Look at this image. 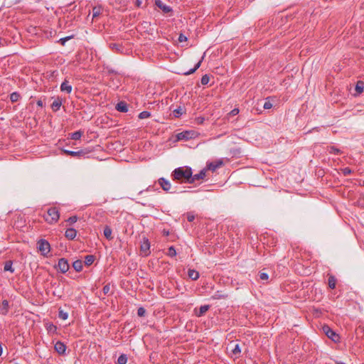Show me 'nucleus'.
I'll list each match as a JSON object with an SVG mask.
<instances>
[{
    "label": "nucleus",
    "mask_w": 364,
    "mask_h": 364,
    "mask_svg": "<svg viewBox=\"0 0 364 364\" xmlns=\"http://www.w3.org/2000/svg\"><path fill=\"white\" fill-rule=\"evenodd\" d=\"M191 175L192 169L188 166L176 168L171 173L172 179L181 183L186 182L191 183Z\"/></svg>",
    "instance_id": "obj_1"
},
{
    "label": "nucleus",
    "mask_w": 364,
    "mask_h": 364,
    "mask_svg": "<svg viewBox=\"0 0 364 364\" xmlns=\"http://www.w3.org/2000/svg\"><path fill=\"white\" fill-rule=\"evenodd\" d=\"M60 218V213L57 208L51 207L47 211V215L44 216L45 220L49 224L56 223Z\"/></svg>",
    "instance_id": "obj_2"
},
{
    "label": "nucleus",
    "mask_w": 364,
    "mask_h": 364,
    "mask_svg": "<svg viewBox=\"0 0 364 364\" xmlns=\"http://www.w3.org/2000/svg\"><path fill=\"white\" fill-rule=\"evenodd\" d=\"M38 248L42 255L47 256V255L50 252V245L47 240L41 239L38 242Z\"/></svg>",
    "instance_id": "obj_3"
},
{
    "label": "nucleus",
    "mask_w": 364,
    "mask_h": 364,
    "mask_svg": "<svg viewBox=\"0 0 364 364\" xmlns=\"http://www.w3.org/2000/svg\"><path fill=\"white\" fill-rule=\"evenodd\" d=\"M323 331L328 338L331 339L334 342H339L340 336L333 330H332L328 326L325 325L323 326Z\"/></svg>",
    "instance_id": "obj_4"
},
{
    "label": "nucleus",
    "mask_w": 364,
    "mask_h": 364,
    "mask_svg": "<svg viewBox=\"0 0 364 364\" xmlns=\"http://www.w3.org/2000/svg\"><path fill=\"white\" fill-rule=\"evenodd\" d=\"M196 136V132L191 130V131H185V132H180L176 135V137H177V139L179 141L180 140L186 141V140L195 138Z\"/></svg>",
    "instance_id": "obj_5"
},
{
    "label": "nucleus",
    "mask_w": 364,
    "mask_h": 364,
    "mask_svg": "<svg viewBox=\"0 0 364 364\" xmlns=\"http://www.w3.org/2000/svg\"><path fill=\"white\" fill-rule=\"evenodd\" d=\"M150 242L146 237H144L140 246V251L144 256H148L150 254Z\"/></svg>",
    "instance_id": "obj_6"
},
{
    "label": "nucleus",
    "mask_w": 364,
    "mask_h": 364,
    "mask_svg": "<svg viewBox=\"0 0 364 364\" xmlns=\"http://www.w3.org/2000/svg\"><path fill=\"white\" fill-rule=\"evenodd\" d=\"M56 268L61 273L64 274L67 272L69 269V264L68 260L65 258H60L58 260Z\"/></svg>",
    "instance_id": "obj_7"
},
{
    "label": "nucleus",
    "mask_w": 364,
    "mask_h": 364,
    "mask_svg": "<svg viewBox=\"0 0 364 364\" xmlns=\"http://www.w3.org/2000/svg\"><path fill=\"white\" fill-rule=\"evenodd\" d=\"M159 184L161 187V188L166 191L168 192L171 188V184L169 181L166 180L165 178H160L158 180Z\"/></svg>",
    "instance_id": "obj_8"
},
{
    "label": "nucleus",
    "mask_w": 364,
    "mask_h": 364,
    "mask_svg": "<svg viewBox=\"0 0 364 364\" xmlns=\"http://www.w3.org/2000/svg\"><path fill=\"white\" fill-rule=\"evenodd\" d=\"M55 350L60 355H64L66 350V346L61 341H57L54 346Z\"/></svg>",
    "instance_id": "obj_9"
},
{
    "label": "nucleus",
    "mask_w": 364,
    "mask_h": 364,
    "mask_svg": "<svg viewBox=\"0 0 364 364\" xmlns=\"http://www.w3.org/2000/svg\"><path fill=\"white\" fill-rule=\"evenodd\" d=\"M155 5L161 9L165 14L169 13L172 11L169 6L166 5L161 0H155Z\"/></svg>",
    "instance_id": "obj_10"
},
{
    "label": "nucleus",
    "mask_w": 364,
    "mask_h": 364,
    "mask_svg": "<svg viewBox=\"0 0 364 364\" xmlns=\"http://www.w3.org/2000/svg\"><path fill=\"white\" fill-rule=\"evenodd\" d=\"M206 171L205 169L201 170L198 173L191 175V183H195L196 181L202 180L205 176Z\"/></svg>",
    "instance_id": "obj_11"
},
{
    "label": "nucleus",
    "mask_w": 364,
    "mask_h": 364,
    "mask_svg": "<svg viewBox=\"0 0 364 364\" xmlns=\"http://www.w3.org/2000/svg\"><path fill=\"white\" fill-rule=\"evenodd\" d=\"M63 152L66 154L67 155L71 156L73 157H80L82 156H85L86 154H87V151H85L84 150H80L77 151H69V150H63Z\"/></svg>",
    "instance_id": "obj_12"
},
{
    "label": "nucleus",
    "mask_w": 364,
    "mask_h": 364,
    "mask_svg": "<svg viewBox=\"0 0 364 364\" xmlns=\"http://www.w3.org/2000/svg\"><path fill=\"white\" fill-rule=\"evenodd\" d=\"M9 311V304L7 300H3L0 304V314L6 315Z\"/></svg>",
    "instance_id": "obj_13"
},
{
    "label": "nucleus",
    "mask_w": 364,
    "mask_h": 364,
    "mask_svg": "<svg viewBox=\"0 0 364 364\" xmlns=\"http://www.w3.org/2000/svg\"><path fill=\"white\" fill-rule=\"evenodd\" d=\"M72 90H73V87L72 85L70 84V82L67 80H65L60 85V90L62 92H65L67 93H70L72 92Z\"/></svg>",
    "instance_id": "obj_14"
},
{
    "label": "nucleus",
    "mask_w": 364,
    "mask_h": 364,
    "mask_svg": "<svg viewBox=\"0 0 364 364\" xmlns=\"http://www.w3.org/2000/svg\"><path fill=\"white\" fill-rule=\"evenodd\" d=\"M223 165V161L221 160L211 162L207 165V168L208 170L212 171H215L217 168H220Z\"/></svg>",
    "instance_id": "obj_15"
},
{
    "label": "nucleus",
    "mask_w": 364,
    "mask_h": 364,
    "mask_svg": "<svg viewBox=\"0 0 364 364\" xmlns=\"http://www.w3.org/2000/svg\"><path fill=\"white\" fill-rule=\"evenodd\" d=\"M77 235V231L74 228H68L65 232V237L68 240H73Z\"/></svg>",
    "instance_id": "obj_16"
},
{
    "label": "nucleus",
    "mask_w": 364,
    "mask_h": 364,
    "mask_svg": "<svg viewBox=\"0 0 364 364\" xmlns=\"http://www.w3.org/2000/svg\"><path fill=\"white\" fill-rule=\"evenodd\" d=\"M116 109L120 112H128V107H127V104L124 102V101H121L119 102H118L116 105Z\"/></svg>",
    "instance_id": "obj_17"
},
{
    "label": "nucleus",
    "mask_w": 364,
    "mask_h": 364,
    "mask_svg": "<svg viewBox=\"0 0 364 364\" xmlns=\"http://www.w3.org/2000/svg\"><path fill=\"white\" fill-rule=\"evenodd\" d=\"M337 279L335 276L332 274H328V287L331 289H334L336 288Z\"/></svg>",
    "instance_id": "obj_18"
},
{
    "label": "nucleus",
    "mask_w": 364,
    "mask_h": 364,
    "mask_svg": "<svg viewBox=\"0 0 364 364\" xmlns=\"http://www.w3.org/2000/svg\"><path fill=\"white\" fill-rule=\"evenodd\" d=\"M103 233H104L105 237L107 240H111L113 239L112 230V229L110 228L109 226L107 225V226L105 227Z\"/></svg>",
    "instance_id": "obj_19"
},
{
    "label": "nucleus",
    "mask_w": 364,
    "mask_h": 364,
    "mask_svg": "<svg viewBox=\"0 0 364 364\" xmlns=\"http://www.w3.org/2000/svg\"><path fill=\"white\" fill-rule=\"evenodd\" d=\"M231 352L232 355L235 356V358H239L241 353V348L240 345L238 343L235 344Z\"/></svg>",
    "instance_id": "obj_20"
},
{
    "label": "nucleus",
    "mask_w": 364,
    "mask_h": 364,
    "mask_svg": "<svg viewBox=\"0 0 364 364\" xmlns=\"http://www.w3.org/2000/svg\"><path fill=\"white\" fill-rule=\"evenodd\" d=\"M62 105V100L59 98L55 100L51 104V108L53 111H58Z\"/></svg>",
    "instance_id": "obj_21"
},
{
    "label": "nucleus",
    "mask_w": 364,
    "mask_h": 364,
    "mask_svg": "<svg viewBox=\"0 0 364 364\" xmlns=\"http://www.w3.org/2000/svg\"><path fill=\"white\" fill-rule=\"evenodd\" d=\"M82 267H83L82 266V262L81 260H80V259L75 260L73 263V267L77 272H80L82 271Z\"/></svg>",
    "instance_id": "obj_22"
},
{
    "label": "nucleus",
    "mask_w": 364,
    "mask_h": 364,
    "mask_svg": "<svg viewBox=\"0 0 364 364\" xmlns=\"http://www.w3.org/2000/svg\"><path fill=\"white\" fill-rule=\"evenodd\" d=\"M188 275L189 278H191L192 280H197L199 278V273L198 272L194 270V269H189L188 272Z\"/></svg>",
    "instance_id": "obj_23"
},
{
    "label": "nucleus",
    "mask_w": 364,
    "mask_h": 364,
    "mask_svg": "<svg viewBox=\"0 0 364 364\" xmlns=\"http://www.w3.org/2000/svg\"><path fill=\"white\" fill-rule=\"evenodd\" d=\"M203 59V56L202 57L201 60H199V62H198V63L195 65V67L193 68H191L188 71L184 73V75H191V74H193V73H195L196 71V70L200 68Z\"/></svg>",
    "instance_id": "obj_24"
},
{
    "label": "nucleus",
    "mask_w": 364,
    "mask_h": 364,
    "mask_svg": "<svg viewBox=\"0 0 364 364\" xmlns=\"http://www.w3.org/2000/svg\"><path fill=\"white\" fill-rule=\"evenodd\" d=\"M95 256L94 255H88L87 256H85V264L87 265V266H90L91 265L94 261H95Z\"/></svg>",
    "instance_id": "obj_25"
},
{
    "label": "nucleus",
    "mask_w": 364,
    "mask_h": 364,
    "mask_svg": "<svg viewBox=\"0 0 364 364\" xmlns=\"http://www.w3.org/2000/svg\"><path fill=\"white\" fill-rule=\"evenodd\" d=\"M4 269V271H9L12 273L14 272V269L12 267V262L11 260L6 262Z\"/></svg>",
    "instance_id": "obj_26"
},
{
    "label": "nucleus",
    "mask_w": 364,
    "mask_h": 364,
    "mask_svg": "<svg viewBox=\"0 0 364 364\" xmlns=\"http://www.w3.org/2000/svg\"><path fill=\"white\" fill-rule=\"evenodd\" d=\"M363 89H364V82L362 81H358L355 85V91L358 94H360L361 92H363Z\"/></svg>",
    "instance_id": "obj_27"
},
{
    "label": "nucleus",
    "mask_w": 364,
    "mask_h": 364,
    "mask_svg": "<svg viewBox=\"0 0 364 364\" xmlns=\"http://www.w3.org/2000/svg\"><path fill=\"white\" fill-rule=\"evenodd\" d=\"M327 150L331 154H340L341 153V151L339 149L333 146L328 147Z\"/></svg>",
    "instance_id": "obj_28"
},
{
    "label": "nucleus",
    "mask_w": 364,
    "mask_h": 364,
    "mask_svg": "<svg viewBox=\"0 0 364 364\" xmlns=\"http://www.w3.org/2000/svg\"><path fill=\"white\" fill-rule=\"evenodd\" d=\"M210 309L209 305L201 306L199 309V312L197 314L198 316H203Z\"/></svg>",
    "instance_id": "obj_29"
},
{
    "label": "nucleus",
    "mask_w": 364,
    "mask_h": 364,
    "mask_svg": "<svg viewBox=\"0 0 364 364\" xmlns=\"http://www.w3.org/2000/svg\"><path fill=\"white\" fill-rule=\"evenodd\" d=\"M83 132L81 131H77L71 134V139L73 140H78L82 136Z\"/></svg>",
    "instance_id": "obj_30"
},
{
    "label": "nucleus",
    "mask_w": 364,
    "mask_h": 364,
    "mask_svg": "<svg viewBox=\"0 0 364 364\" xmlns=\"http://www.w3.org/2000/svg\"><path fill=\"white\" fill-rule=\"evenodd\" d=\"M19 98H20V95L16 92H14L10 95V100L12 102H17L19 100Z\"/></svg>",
    "instance_id": "obj_31"
},
{
    "label": "nucleus",
    "mask_w": 364,
    "mask_h": 364,
    "mask_svg": "<svg viewBox=\"0 0 364 364\" xmlns=\"http://www.w3.org/2000/svg\"><path fill=\"white\" fill-rule=\"evenodd\" d=\"M127 362V357L124 354H122L117 359V364H126Z\"/></svg>",
    "instance_id": "obj_32"
},
{
    "label": "nucleus",
    "mask_w": 364,
    "mask_h": 364,
    "mask_svg": "<svg viewBox=\"0 0 364 364\" xmlns=\"http://www.w3.org/2000/svg\"><path fill=\"white\" fill-rule=\"evenodd\" d=\"M58 317L63 320H66L68 317V314L60 309L58 311Z\"/></svg>",
    "instance_id": "obj_33"
},
{
    "label": "nucleus",
    "mask_w": 364,
    "mask_h": 364,
    "mask_svg": "<svg viewBox=\"0 0 364 364\" xmlns=\"http://www.w3.org/2000/svg\"><path fill=\"white\" fill-rule=\"evenodd\" d=\"M151 116V113L148 111H143L139 113V119H146L149 118Z\"/></svg>",
    "instance_id": "obj_34"
},
{
    "label": "nucleus",
    "mask_w": 364,
    "mask_h": 364,
    "mask_svg": "<svg viewBox=\"0 0 364 364\" xmlns=\"http://www.w3.org/2000/svg\"><path fill=\"white\" fill-rule=\"evenodd\" d=\"M109 47L112 50H115L117 52H119L122 49L121 45L117 43H111Z\"/></svg>",
    "instance_id": "obj_35"
},
{
    "label": "nucleus",
    "mask_w": 364,
    "mask_h": 364,
    "mask_svg": "<svg viewBox=\"0 0 364 364\" xmlns=\"http://www.w3.org/2000/svg\"><path fill=\"white\" fill-rule=\"evenodd\" d=\"M167 255L171 257H175L176 255V251L174 247L171 246L168 249Z\"/></svg>",
    "instance_id": "obj_36"
},
{
    "label": "nucleus",
    "mask_w": 364,
    "mask_h": 364,
    "mask_svg": "<svg viewBox=\"0 0 364 364\" xmlns=\"http://www.w3.org/2000/svg\"><path fill=\"white\" fill-rule=\"evenodd\" d=\"M258 276L259 277V279L264 282H267L269 279V276L265 272H259Z\"/></svg>",
    "instance_id": "obj_37"
},
{
    "label": "nucleus",
    "mask_w": 364,
    "mask_h": 364,
    "mask_svg": "<svg viewBox=\"0 0 364 364\" xmlns=\"http://www.w3.org/2000/svg\"><path fill=\"white\" fill-rule=\"evenodd\" d=\"M173 114L175 117H179L183 114V109L181 107L175 109L173 111Z\"/></svg>",
    "instance_id": "obj_38"
},
{
    "label": "nucleus",
    "mask_w": 364,
    "mask_h": 364,
    "mask_svg": "<svg viewBox=\"0 0 364 364\" xmlns=\"http://www.w3.org/2000/svg\"><path fill=\"white\" fill-rule=\"evenodd\" d=\"M209 76L208 75H204L202 76L200 82L202 85H205L209 82Z\"/></svg>",
    "instance_id": "obj_39"
},
{
    "label": "nucleus",
    "mask_w": 364,
    "mask_h": 364,
    "mask_svg": "<svg viewBox=\"0 0 364 364\" xmlns=\"http://www.w3.org/2000/svg\"><path fill=\"white\" fill-rule=\"evenodd\" d=\"M73 38V36H66L65 38H62L59 40V43L62 45V46H65V43L69 41L70 39Z\"/></svg>",
    "instance_id": "obj_40"
},
{
    "label": "nucleus",
    "mask_w": 364,
    "mask_h": 364,
    "mask_svg": "<svg viewBox=\"0 0 364 364\" xmlns=\"http://www.w3.org/2000/svg\"><path fill=\"white\" fill-rule=\"evenodd\" d=\"M341 171L344 176L350 175L352 173V170L349 167L341 168Z\"/></svg>",
    "instance_id": "obj_41"
},
{
    "label": "nucleus",
    "mask_w": 364,
    "mask_h": 364,
    "mask_svg": "<svg viewBox=\"0 0 364 364\" xmlns=\"http://www.w3.org/2000/svg\"><path fill=\"white\" fill-rule=\"evenodd\" d=\"M146 314V310L143 307H139L137 310V315L140 317L144 316Z\"/></svg>",
    "instance_id": "obj_42"
},
{
    "label": "nucleus",
    "mask_w": 364,
    "mask_h": 364,
    "mask_svg": "<svg viewBox=\"0 0 364 364\" xmlns=\"http://www.w3.org/2000/svg\"><path fill=\"white\" fill-rule=\"evenodd\" d=\"M100 14V9L95 7L92 11V18L98 16Z\"/></svg>",
    "instance_id": "obj_43"
},
{
    "label": "nucleus",
    "mask_w": 364,
    "mask_h": 364,
    "mask_svg": "<svg viewBox=\"0 0 364 364\" xmlns=\"http://www.w3.org/2000/svg\"><path fill=\"white\" fill-rule=\"evenodd\" d=\"M77 220V217L75 215V216L70 217L67 220V222L69 223L70 224H73V223H76Z\"/></svg>",
    "instance_id": "obj_44"
},
{
    "label": "nucleus",
    "mask_w": 364,
    "mask_h": 364,
    "mask_svg": "<svg viewBox=\"0 0 364 364\" xmlns=\"http://www.w3.org/2000/svg\"><path fill=\"white\" fill-rule=\"evenodd\" d=\"M195 219V215L193 213H187V220L188 222H193Z\"/></svg>",
    "instance_id": "obj_45"
},
{
    "label": "nucleus",
    "mask_w": 364,
    "mask_h": 364,
    "mask_svg": "<svg viewBox=\"0 0 364 364\" xmlns=\"http://www.w3.org/2000/svg\"><path fill=\"white\" fill-rule=\"evenodd\" d=\"M110 287L109 284H106L104 286L102 291L105 294H107L109 292Z\"/></svg>",
    "instance_id": "obj_46"
},
{
    "label": "nucleus",
    "mask_w": 364,
    "mask_h": 364,
    "mask_svg": "<svg viewBox=\"0 0 364 364\" xmlns=\"http://www.w3.org/2000/svg\"><path fill=\"white\" fill-rule=\"evenodd\" d=\"M187 37L186 36H184L183 34L181 33L178 36V41L179 42H184V41H187Z\"/></svg>",
    "instance_id": "obj_47"
},
{
    "label": "nucleus",
    "mask_w": 364,
    "mask_h": 364,
    "mask_svg": "<svg viewBox=\"0 0 364 364\" xmlns=\"http://www.w3.org/2000/svg\"><path fill=\"white\" fill-rule=\"evenodd\" d=\"M272 107V103L269 101L265 102L264 105H263V107L265 109H270Z\"/></svg>",
    "instance_id": "obj_48"
},
{
    "label": "nucleus",
    "mask_w": 364,
    "mask_h": 364,
    "mask_svg": "<svg viewBox=\"0 0 364 364\" xmlns=\"http://www.w3.org/2000/svg\"><path fill=\"white\" fill-rule=\"evenodd\" d=\"M238 113H239V109H237V108H235V109H232V110L229 113V114H230V115H232V116H235V115L238 114Z\"/></svg>",
    "instance_id": "obj_49"
},
{
    "label": "nucleus",
    "mask_w": 364,
    "mask_h": 364,
    "mask_svg": "<svg viewBox=\"0 0 364 364\" xmlns=\"http://www.w3.org/2000/svg\"><path fill=\"white\" fill-rule=\"evenodd\" d=\"M135 4L137 7H141L143 6V0H136Z\"/></svg>",
    "instance_id": "obj_50"
},
{
    "label": "nucleus",
    "mask_w": 364,
    "mask_h": 364,
    "mask_svg": "<svg viewBox=\"0 0 364 364\" xmlns=\"http://www.w3.org/2000/svg\"><path fill=\"white\" fill-rule=\"evenodd\" d=\"M37 105L38 107H43L44 106V103L42 100H39L37 101Z\"/></svg>",
    "instance_id": "obj_51"
},
{
    "label": "nucleus",
    "mask_w": 364,
    "mask_h": 364,
    "mask_svg": "<svg viewBox=\"0 0 364 364\" xmlns=\"http://www.w3.org/2000/svg\"><path fill=\"white\" fill-rule=\"evenodd\" d=\"M154 191V187L151 186H149L146 189V191Z\"/></svg>",
    "instance_id": "obj_52"
},
{
    "label": "nucleus",
    "mask_w": 364,
    "mask_h": 364,
    "mask_svg": "<svg viewBox=\"0 0 364 364\" xmlns=\"http://www.w3.org/2000/svg\"><path fill=\"white\" fill-rule=\"evenodd\" d=\"M2 352H3V348H2L1 345L0 344V356L2 355Z\"/></svg>",
    "instance_id": "obj_53"
},
{
    "label": "nucleus",
    "mask_w": 364,
    "mask_h": 364,
    "mask_svg": "<svg viewBox=\"0 0 364 364\" xmlns=\"http://www.w3.org/2000/svg\"><path fill=\"white\" fill-rule=\"evenodd\" d=\"M336 364H346V363H344L343 362H337Z\"/></svg>",
    "instance_id": "obj_54"
},
{
    "label": "nucleus",
    "mask_w": 364,
    "mask_h": 364,
    "mask_svg": "<svg viewBox=\"0 0 364 364\" xmlns=\"http://www.w3.org/2000/svg\"><path fill=\"white\" fill-rule=\"evenodd\" d=\"M213 299H218V297L215 295L213 296Z\"/></svg>",
    "instance_id": "obj_55"
}]
</instances>
